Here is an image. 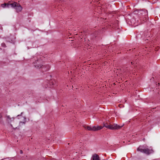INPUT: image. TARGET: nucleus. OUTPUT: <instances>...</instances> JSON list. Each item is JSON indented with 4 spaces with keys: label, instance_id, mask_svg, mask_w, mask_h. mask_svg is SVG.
Wrapping results in <instances>:
<instances>
[{
    "label": "nucleus",
    "instance_id": "nucleus-1",
    "mask_svg": "<svg viewBox=\"0 0 160 160\" xmlns=\"http://www.w3.org/2000/svg\"><path fill=\"white\" fill-rule=\"evenodd\" d=\"M122 126H120L118 125L117 124H114L113 125L111 124L110 123L106 122L103 123V126L106 127L107 128L111 129H119L121 128Z\"/></svg>",
    "mask_w": 160,
    "mask_h": 160
},
{
    "label": "nucleus",
    "instance_id": "nucleus-2",
    "mask_svg": "<svg viewBox=\"0 0 160 160\" xmlns=\"http://www.w3.org/2000/svg\"><path fill=\"white\" fill-rule=\"evenodd\" d=\"M152 37V36L151 32L149 31H147L144 33L142 37V38L145 41L147 40L150 42L151 40Z\"/></svg>",
    "mask_w": 160,
    "mask_h": 160
},
{
    "label": "nucleus",
    "instance_id": "nucleus-3",
    "mask_svg": "<svg viewBox=\"0 0 160 160\" xmlns=\"http://www.w3.org/2000/svg\"><path fill=\"white\" fill-rule=\"evenodd\" d=\"M83 127L86 129H88L90 131H96L102 129L103 127L98 126H93V127L89 126H87L84 125L83 126Z\"/></svg>",
    "mask_w": 160,
    "mask_h": 160
},
{
    "label": "nucleus",
    "instance_id": "nucleus-4",
    "mask_svg": "<svg viewBox=\"0 0 160 160\" xmlns=\"http://www.w3.org/2000/svg\"><path fill=\"white\" fill-rule=\"evenodd\" d=\"M11 7L14 8L18 12H21L22 9V7L20 4L16 2L11 3Z\"/></svg>",
    "mask_w": 160,
    "mask_h": 160
},
{
    "label": "nucleus",
    "instance_id": "nucleus-5",
    "mask_svg": "<svg viewBox=\"0 0 160 160\" xmlns=\"http://www.w3.org/2000/svg\"><path fill=\"white\" fill-rule=\"evenodd\" d=\"M137 150L142 152H143L145 153L148 154H149L151 153L152 151V150H150L148 148L143 149L141 148H138Z\"/></svg>",
    "mask_w": 160,
    "mask_h": 160
},
{
    "label": "nucleus",
    "instance_id": "nucleus-6",
    "mask_svg": "<svg viewBox=\"0 0 160 160\" xmlns=\"http://www.w3.org/2000/svg\"><path fill=\"white\" fill-rule=\"evenodd\" d=\"M41 60L40 59H37V61H35L34 62H33V63H34L35 67L37 68H44V66L42 65H39L37 63L38 62H40V61Z\"/></svg>",
    "mask_w": 160,
    "mask_h": 160
},
{
    "label": "nucleus",
    "instance_id": "nucleus-7",
    "mask_svg": "<svg viewBox=\"0 0 160 160\" xmlns=\"http://www.w3.org/2000/svg\"><path fill=\"white\" fill-rule=\"evenodd\" d=\"M141 13L143 14H144L143 16H145V19H144L143 21L144 22H145L148 19V11L147 10L145 11H142V12H141Z\"/></svg>",
    "mask_w": 160,
    "mask_h": 160
},
{
    "label": "nucleus",
    "instance_id": "nucleus-8",
    "mask_svg": "<svg viewBox=\"0 0 160 160\" xmlns=\"http://www.w3.org/2000/svg\"><path fill=\"white\" fill-rule=\"evenodd\" d=\"M92 160H100V159L97 154H94L92 156Z\"/></svg>",
    "mask_w": 160,
    "mask_h": 160
},
{
    "label": "nucleus",
    "instance_id": "nucleus-9",
    "mask_svg": "<svg viewBox=\"0 0 160 160\" xmlns=\"http://www.w3.org/2000/svg\"><path fill=\"white\" fill-rule=\"evenodd\" d=\"M1 6L3 8H5V7L9 8L10 7H11V3H4V4H2Z\"/></svg>",
    "mask_w": 160,
    "mask_h": 160
},
{
    "label": "nucleus",
    "instance_id": "nucleus-10",
    "mask_svg": "<svg viewBox=\"0 0 160 160\" xmlns=\"http://www.w3.org/2000/svg\"><path fill=\"white\" fill-rule=\"evenodd\" d=\"M14 120V118H11L9 116H7V121L8 123H11V122Z\"/></svg>",
    "mask_w": 160,
    "mask_h": 160
},
{
    "label": "nucleus",
    "instance_id": "nucleus-11",
    "mask_svg": "<svg viewBox=\"0 0 160 160\" xmlns=\"http://www.w3.org/2000/svg\"><path fill=\"white\" fill-rule=\"evenodd\" d=\"M2 46L3 47H6V44L4 43H2L1 44Z\"/></svg>",
    "mask_w": 160,
    "mask_h": 160
},
{
    "label": "nucleus",
    "instance_id": "nucleus-12",
    "mask_svg": "<svg viewBox=\"0 0 160 160\" xmlns=\"http://www.w3.org/2000/svg\"><path fill=\"white\" fill-rule=\"evenodd\" d=\"M138 21V23L136 24L135 26H138V25H139V24H140L141 23V22H139V21Z\"/></svg>",
    "mask_w": 160,
    "mask_h": 160
},
{
    "label": "nucleus",
    "instance_id": "nucleus-13",
    "mask_svg": "<svg viewBox=\"0 0 160 160\" xmlns=\"http://www.w3.org/2000/svg\"><path fill=\"white\" fill-rule=\"evenodd\" d=\"M2 118V116L1 115H0V122H1V119Z\"/></svg>",
    "mask_w": 160,
    "mask_h": 160
},
{
    "label": "nucleus",
    "instance_id": "nucleus-14",
    "mask_svg": "<svg viewBox=\"0 0 160 160\" xmlns=\"http://www.w3.org/2000/svg\"><path fill=\"white\" fill-rule=\"evenodd\" d=\"M23 153V152L22 150H20V153H21V154H22V153Z\"/></svg>",
    "mask_w": 160,
    "mask_h": 160
},
{
    "label": "nucleus",
    "instance_id": "nucleus-15",
    "mask_svg": "<svg viewBox=\"0 0 160 160\" xmlns=\"http://www.w3.org/2000/svg\"><path fill=\"white\" fill-rule=\"evenodd\" d=\"M48 69H49V68H47V69L46 70H48Z\"/></svg>",
    "mask_w": 160,
    "mask_h": 160
},
{
    "label": "nucleus",
    "instance_id": "nucleus-16",
    "mask_svg": "<svg viewBox=\"0 0 160 160\" xmlns=\"http://www.w3.org/2000/svg\"><path fill=\"white\" fill-rule=\"evenodd\" d=\"M11 126L12 127H13V126H12V125L11 124Z\"/></svg>",
    "mask_w": 160,
    "mask_h": 160
},
{
    "label": "nucleus",
    "instance_id": "nucleus-17",
    "mask_svg": "<svg viewBox=\"0 0 160 160\" xmlns=\"http://www.w3.org/2000/svg\"><path fill=\"white\" fill-rule=\"evenodd\" d=\"M131 63H132V64H133V62H131Z\"/></svg>",
    "mask_w": 160,
    "mask_h": 160
},
{
    "label": "nucleus",
    "instance_id": "nucleus-18",
    "mask_svg": "<svg viewBox=\"0 0 160 160\" xmlns=\"http://www.w3.org/2000/svg\"><path fill=\"white\" fill-rule=\"evenodd\" d=\"M20 116V115H18V116Z\"/></svg>",
    "mask_w": 160,
    "mask_h": 160
}]
</instances>
